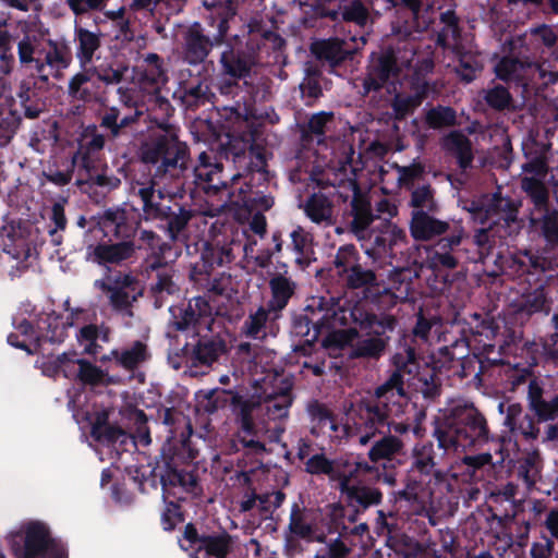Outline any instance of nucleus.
I'll return each mask as SVG.
<instances>
[{
    "mask_svg": "<svg viewBox=\"0 0 558 558\" xmlns=\"http://www.w3.org/2000/svg\"><path fill=\"white\" fill-rule=\"evenodd\" d=\"M135 246L130 241L114 244L89 245L86 251V260L101 266L119 265L132 257Z\"/></svg>",
    "mask_w": 558,
    "mask_h": 558,
    "instance_id": "obj_34",
    "label": "nucleus"
},
{
    "mask_svg": "<svg viewBox=\"0 0 558 558\" xmlns=\"http://www.w3.org/2000/svg\"><path fill=\"white\" fill-rule=\"evenodd\" d=\"M441 146L448 154L456 157L463 173L472 167L474 158L472 143L462 132L452 131L444 136Z\"/></svg>",
    "mask_w": 558,
    "mask_h": 558,
    "instance_id": "obj_41",
    "label": "nucleus"
},
{
    "mask_svg": "<svg viewBox=\"0 0 558 558\" xmlns=\"http://www.w3.org/2000/svg\"><path fill=\"white\" fill-rule=\"evenodd\" d=\"M529 85H548L558 81V69L548 61L538 63L535 58H531L527 62Z\"/></svg>",
    "mask_w": 558,
    "mask_h": 558,
    "instance_id": "obj_61",
    "label": "nucleus"
},
{
    "mask_svg": "<svg viewBox=\"0 0 558 558\" xmlns=\"http://www.w3.org/2000/svg\"><path fill=\"white\" fill-rule=\"evenodd\" d=\"M172 319L171 325L180 331L197 332V327L204 324L208 327V318L213 314V306L205 296H195L183 306H171L169 308Z\"/></svg>",
    "mask_w": 558,
    "mask_h": 558,
    "instance_id": "obj_26",
    "label": "nucleus"
},
{
    "mask_svg": "<svg viewBox=\"0 0 558 558\" xmlns=\"http://www.w3.org/2000/svg\"><path fill=\"white\" fill-rule=\"evenodd\" d=\"M136 74L141 87L154 92L156 102L167 110L170 104L166 97L159 95L160 88L168 82L162 59L157 53H146L136 66Z\"/></svg>",
    "mask_w": 558,
    "mask_h": 558,
    "instance_id": "obj_28",
    "label": "nucleus"
},
{
    "mask_svg": "<svg viewBox=\"0 0 558 558\" xmlns=\"http://www.w3.org/2000/svg\"><path fill=\"white\" fill-rule=\"evenodd\" d=\"M413 462L411 470L423 475H432L435 470V450L432 442L416 445L413 448Z\"/></svg>",
    "mask_w": 558,
    "mask_h": 558,
    "instance_id": "obj_63",
    "label": "nucleus"
},
{
    "mask_svg": "<svg viewBox=\"0 0 558 558\" xmlns=\"http://www.w3.org/2000/svg\"><path fill=\"white\" fill-rule=\"evenodd\" d=\"M94 287L106 293L112 308L124 316L133 315L132 304L142 294L137 279L130 272H108L95 280Z\"/></svg>",
    "mask_w": 558,
    "mask_h": 558,
    "instance_id": "obj_15",
    "label": "nucleus"
},
{
    "mask_svg": "<svg viewBox=\"0 0 558 558\" xmlns=\"http://www.w3.org/2000/svg\"><path fill=\"white\" fill-rule=\"evenodd\" d=\"M464 235V228L457 225L450 235L442 236L433 245L425 246L426 266L433 270L456 268L459 264L460 246Z\"/></svg>",
    "mask_w": 558,
    "mask_h": 558,
    "instance_id": "obj_23",
    "label": "nucleus"
},
{
    "mask_svg": "<svg viewBox=\"0 0 558 558\" xmlns=\"http://www.w3.org/2000/svg\"><path fill=\"white\" fill-rule=\"evenodd\" d=\"M290 239L289 248L294 254V263L301 269L307 268L315 260L311 235L302 227H296L291 231Z\"/></svg>",
    "mask_w": 558,
    "mask_h": 558,
    "instance_id": "obj_54",
    "label": "nucleus"
},
{
    "mask_svg": "<svg viewBox=\"0 0 558 558\" xmlns=\"http://www.w3.org/2000/svg\"><path fill=\"white\" fill-rule=\"evenodd\" d=\"M144 163L155 168V177H179L187 167L189 148L172 133L149 136L140 148Z\"/></svg>",
    "mask_w": 558,
    "mask_h": 558,
    "instance_id": "obj_7",
    "label": "nucleus"
},
{
    "mask_svg": "<svg viewBox=\"0 0 558 558\" xmlns=\"http://www.w3.org/2000/svg\"><path fill=\"white\" fill-rule=\"evenodd\" d=\"M429 477L430 475H423L410 470L404 488L398 492V498L413 505L423 506L432 496L428 488Z\"/></svg>",
    "mask_w": 558,
    "mask_h": 558,
    "instance_id": "obj_44",
    "label": "nucleus"
},
{
    "mask_svg": "<svg viewBox=\"0 0 558 558\" xmlns=\"http://www.w3.org/2000/svg\"><path fill=\"white\" fill-rule=\"evenodd\" d=\"M332 16H340L359 27H365L372 22L369 9L362 0H343Z\"/></svg>",
    "mask_w": 558,
    "mask_h": 558,
    "instance_id": "obj_59",
    "label": "nucleus"
},
{
    "mask_svg": "<svg viewBox=\"0 0 558 558\" xmlns=\"http://www.w3.org/2000/svg\"><path fill=\"white\" fill-rule=\"evenodd\" d=\"M365 44L366 39L364 36L359 38L355 36L349 38L332 37L315 40L311 45V51L317 59L336 65L356 52Z\"/></svg>",
    "mask_w": 558,
    "mask_h": 558,
    "instance_id": "obj_29",
    "label": "nucleus"
},
{
    "mask_svg": "<svg viewBox=\"0 0 558 558\" xmlns=\"http://www.w3.org/2000/svg\"><path fill=\"white\" fill-rule=\"evenodd\" d=\"M414 58L415 49L412 44L388 48L378 56H373L363 82L364 93L368 94L383 87L388 93L396 92V83L400 81L403 70L412 66Z\"/></svg>",
    "mask_w": 558,
    "mask_h": 558,
    "instance_id": "obj_8",
    "label": "nucleus"
},
{
    "mask_svg": "<svg viewBox=\"0 0 558 558\" xmlns=\"http://www.w3.org/2000/svg\"><path fill=\"white\" fill-rule=\"evenodd\" d=\"M86 69L90 77L95 76L106 86L120 84L128 71V66L123 64L114 65L110 60L100 61L99 58L96 59L95 64L92 62Z\"/></svg>",
    "mask_w": 558,
    "mask_h": 558,
    "instance_id": "obj_58",
    "label": "nucleus"
},
{
    "mask_svg": "<svg viewBox=\"0 0 558 558\" xmlns=\"http://www.w3.org/2000/svg\"><path fill=\"white\" fill-rule=\"evenodd\" d=\"M362 328L368 330L369 336L357 339L351 347L349 355L351 357L378 359L384 353L387 339L383 336L387 331H392L397 325V320L391 315H368L361 319Z\"/></svg>",
    "mask_w": 558,
    "mask_h": 558,
    "instance_id": "obj_19",
    "label": "nucleus"
},
{
    "mask_svg": "<svg viewBox=\"0 0 558 558\" xmlns=\"http://www.w3.org/2000/svg\"><path fill=\"white\" fill-rule=\"evenodd\" d=\"M214 43L204 34L199 23L192 24L184 36V60L191 65L205 61Z\"/></svg>",
    "mask_w": 558,
    "mask_h": 558,
    "instance_id": "obj_35",
    "label": "nucleus"
},
{
    "mask_svg": "<svg viewBox=\"0 0 558 558\" xmlns=\"http://www.w3.org/2000/svg\"><path fill=\"white\" fill-rule=\"evenodd\" d=\"M546 303L545 291L543 287H536L515 295L510 301L513 312L522 316H531L541 312Z\"/></svg>",
    "mask_w": 558,
    "mask_h": 558,
    "instance_id": "obj_53",
    "label": "nucleus"
},
{
    "mask_svg": "<svg viewBox=\"0 0 558 558\" xmlns=\"http://www.w3.org/2000/svg\"><path fill=\"white\" fill-rule=\"evenodd\" d=\"M332 299L314 296L305 307V313L295 319L293 332L296 336L305 337V341H314L325 328L330 329L337 326L342 318L338 317L337 311L329 306Z\"/></svg>",
    "mask_w": 558,
    "mask_h": 558,
    "instance_id": "obj_17",
    "label": "nucleus"
},
{
    "mask_svg": "<svg viewBox=\"0 0 558 558\" xmlns=\"http://www.w3.org/2000/svg\"><path fill=\"white\" fill-rule=\"evenodd\" d=\"M137 418L141 424L135 435H130L119 427L102 423L101 417L97 418V422L92 426L90 434L98 442L96 451L100 460H104V450L110 454L114 452L117 456H120L131 448L147 447L151 442L143 412L137 414Z\"/></svg>",
    "mask_w": 558,
    "mask_h": 558,
    "instance_id": "obj_13",
    "label": "nucleus"
},
{
    "mask_svg": "<svg viewBox=\"0 0 558 558\" xmlns=\"http://www.w3.org/2000/svg\"><path fill=\"white\" fill-rule=\"evenodd\" d=\"M265 387L257 397L244 400L245 402H254V410L258 415L267 417L268 423L274 422L275 425H283L282 422L289 417V409L292 405L293 397L289 385L282 387L271 386L269 390L264 381Z\"/></svg>",
    "mask_w": 558,
    "mask_h": 558,
    "instance_id": "obj_20",
    "label": "nucleus"
},
{
    "mask_svg": "<svg viewBox=\"0 0 558 558\" xmlns=\"http://www.w3.org/2000/svg\"><path fill=\"white\" fill-rule=\"evenodd\" d=\"M341 463H343V456L329 459L324 452H317L305 461L304 468L308 474L316 476L325 475L330 482L339 485L344 476Z\"/></svg>",
    "mask_w": 558,
    "mask_h": 558,
    "instance_id": "obj_43",
    "label": "nucleus"
},
{
    "mask_svg": "<svg viewBox=\"0 0 558 558\" xmlns=\"http://www.w3.org/2000/svg\"><path fill=\"white\" fill-rule=\"evenodd\" d=\"M289 530L293 535L306 541H315V517L314 512L298 502L291 507Z\"/></svg>",
    "mask_w": 558,
    "mask_h": 558,
    "instance_id": "obj_52",
    "label": "nucleus"
},
{
    "mask_svg": "<svg viewBox=\"0 0 558 558\" xmlns=\"http://www.w3.org/2000/svg\"><path fill=\"white\" fill-rule=\"evenodd\" d=\"M435 214L422 211L418 215H412L410 232L415 240L428 241L451 230L450 222L436 218Z\"/></svg>",
    "mask_w": 558,
    "mask_h": 558,
    "instance_id": "obj_38",
    "label": "nucleus"
},
{
    "mask_svg": "<svg viewBox=\"0 0 558 558\" xmlns=\"http://www.w3.org/2000/svg\"><path fill=\"white\" fill-rule=\"evenodd\" d=\"M101 37L100 31H89L75 21L73 39L75 57L81 69H86L94 61V56L101 46Z\"/></svg>",
    "mask_w": 558,
    "mask_h": 558,
    "instance_id": "obj_36",
    "label": "nucleus"
},
{
    "mask_svg": "<svg viewBox=\"0 0 558 558\" xmlns=\"http://www.w3.org/2000/svg\"><path fill=\"white\" fill-rule=\"evenodd\" d=\"M336 488L348 507H356L359 510L366 511L383 502L381 490L362 481L342 480L339 485H336Z\"/></svg>",
    "mask_w": 558,
    "mask_h": 558,
    "instance_id": "obj_32",
    "label": "nucleus"
},
{
    "mask_svg": "<svg viewBox=\"0 0 558 558\" xmlns=\"http://www.w3.org/2000/svg\"><path fill=\"white\" fill-rule=\"evenodd\" d=\"M450 344H446L438 350L437 363L440 367L448 369H464L465 359L469 357L470 343L465 337H454L449 333Z\"/></svg>",
    "mask_w": 558,
    "mask_h": 558,
    "instance_id": "obj_40",
    "label": "nucleus"
},
{
    "mask_svg": "<svg viewBox=\"0 0 558 558\" xmlns=\"http://www.w3.org/2000/svg\"><path fill=\"white\" fill-rule=\"evenodd\" d=\"M277 318L278 317L274 316V313L269 311L267 305L259 306L245 318L241 327V332L246 338L263 340L268 333L270 323Z\"/></svg>",
    "mask_w": 558,
    "mask_h": 558,
    "instance_id": "obj_48",
    "label": "nucleus"
},
{
    "mask_svg": "<svg viewBox=\"0 0 558 558\" xmlns=\"http://www.w3.org/2000/svg\"><path fill=\"white\" fill-rule=\"evenodd\" d=\"M504 425L513 435H520L525 440H535L539 435V428L533 416L525 413L519 403L507 405Z\"/></svg>",
    "mask_w": 558,
    "mask_h": 558,
    "instance_id": "obj_37",
    "label": "nucleus"
},
{
    "mask_svg": "<svg viewBox=\"0 0 558 558\" xmlns=\"http://www.w3.org/2000/svg\"><path fill=\"white\" fill-rule=\"evenodd\" d=\"M391 371L388 378L399 373L401 386H412L425 399L433 400L440 393V381L434 368L420 366L414 349L407 342L399 343L390 359Z\"/></svg>",
    "mask_w": 558,
    "mask_h": 558,
    "instance_id": "obj_9",
    "label": "nucleus"
},
{
    "mask_svg": "<svg viewBox=\"0 0 558 558\" xmlns=\"http://www.w3.org/2000/svg\"><path fill=\"white\" fill-rule=\"evenodd\" d=\"M350 230L360 242L364 254L377 267L392 265L397 254L401 253L407 244L404 230L387 220L375 223L372 210L353 218Z\"/></svg>",
    "mask_w": 558,
    "mask_h": 558,
    "instance_id": "obj_4",
    "label": "nucleus"
},
{
    "mask_svg": "<svg viewBox=\"0 0 558 558\" xmlns=\"http://www.w3.org/2000/svg\"><path fill=\"white\" fill-rule=\"evenodd\" d=\"M140 240L150 251V255L143 263V272L157 270L166 263L167 253L171 248L170 245L162 242L155 232L149 230H141Z\"/></svg>",
    "mask_w": 558,
    "mask_h": 558,
    "instance_id": "obj_45",
    "label": "nucleus"
},
{
    "mask_svg": "<svg viewBox=\"0 0 558 558\" xmlns=\"http://www.w3.org/2000/svg\"><path fill=\"white\" fill-rule=\"evenodd\" d=\"M530 225L550 246H558V208L553 207L533 218Z\"/></svg>",
    "mask_w": 558,
    "mask_h": 558,
    "instance_id": "obj_56",
    "label": "nucleus"
},
{
    "mask_svg": "<svg viewBox=\"0 0 558 558\" xmlns=\"http://www.w3.org/2000/svg\"><path fill=\"white\" fill-rule=\"evenodd\" d=\"M510 47V45L508 44ZM509 57L501 58L495 65L496 75L506 82H514L523 87L529 86L527 62L531 58H523L509 48Z\"/></svg>",
    "mask_w": 558,
    "mask_h": 558,
    "instance_id": "obj_39",
    "label": "nucleus"
},
{
    "mask_svg": "<svg viewBox=\"0 0 558 558\" xmlns=\"http://www.w3.org/2000/svg\"><path fill=\"white\" fill-rule=\"evenodd\" d=\"M114 364L126 371H133L143 365L150 356L146 343L136 340L121 349H113Z\"/></svg>",
    "mask_w": 558,
    "mask_h": 558,
    "instance_id": "obj_50",
    "label": "nucleus"
},
{
    "mask_svg": "<svg viewBox=\"0 0 558 558\" xmlns=\"http://www.w3.org/2000/svg\"><path fill=\"white\" fill-rule=\"evenodd\" d=\"M521 187L527 194L533 204L530 209L529 219L553 208L549 202L548 189L539 179L524 175L521 179Z\"/></svg>",
    "mask_w": 558,
    "mask_h": 558,
    "instance_id": "obj_51",
    "label": "nucleus"
},
{
    "mask_svg": "<svg viewBox=\"0 0 558 558\" xmlns=\"http://www.w3.org/2000/svg\"><path fill=\"white\" fill-rule=\"evenodd\" d=\"M66 227L64 207L60 203H54L49 213V222L46 226V238L43 239L41 247L51 245L58 247L62 244V232Z\"/></svg>",
    "mask_w": 558,
    "mask_h": 558,
    "instance_id": "obj_57",
    "label": "nucleus"
},
{
    "mask_svg": "<svg viewBox=\"0 0 558 558\" xmlns=\"http://www.w3.org/2000/svg\"><path fill=\"white\" fill-rule=\"evenodd\" d=\"M117 95L120 106L106 107L100 114V126L107 130L112 138L122 136L124 129L136 123L143 113L132 88L119 86Z\"/></svg>",
    "mask_w": 558,
    "mask_h": 558,
    "instance_id": "obj_18",
    "label": "nucleus"
},
{
    "mask_svg": "<svg viewBox=\"0 0 558 558\" xmlns=\"http://www.w3.org/2000/svg\"><path fill=\"white\" fill-rule=\"evenodd\" d=\"M357 415V442L360 446H371L367 452L371 462L391 460L403 452L404 440L387 433L388 421L383 405L362 407L359 403Z\"/></svg>",
    "mask_w": 558,
    "mask_h": 558,
    "instance_id": "obj_6",
    "label": "nucleus"
},
{
    "mask_svg": "<svg viewBox=\"0 0 558 558\" xmlns=\"http://www.w3.org/2000/svg\"><path fill=\"white\" fill-rule=\"evenodd\" d=\"M220 63L223 73L232 78L240 80L250 75L254 64L250 56L228 49L221 53Z\"/></svg>",
    "mask_w": 558,
    "mask_h": 558,
    "instance_id": "obj_55",
    "label": "nucleus"
},
{
    "mask_svg": "<svg viewBox=\"0 0 558 558\" xmlns=\"http://www.w3.org/2000/svg\"><path fill=\"white\" fill-rule=\"evenodd\" d=\"M9 539L16 556L24 558H35L37 556L68 558L64 544L52 539L47 526L39 522H29L20 531L10 532Z\"/></svg>",
    "mask_w": 558,
    "mask_h": 558,
    "instance_id": "obj_11",
    "label": "nucleus"
},
{
    "mask_svg": "<svg viewBox=\"0 0 558 558\" xmlns=\"http://www.w3.org/2000/svg\"><path fill=\"white\" fill-rule=\"evenodd\" d=\"M410 206L412 207L411 216L418 215L422 211L437 213L439 207L429 185L417 186L412 191Z\"/></svg>",
    "mask_w": 558,
    "mask_h": 558,
    "instance_id": "obj_62",
    "label": "nucleus"
},
{
    "mask_svg": "<svg viewBox=\"0 0 558 558\" xmlns=\"http://www.w3.org/2000/svg\"><path fill=\"white\" fill-rule=\"evenodd\" d=\"M253 405L254 402L245 401L240 404L238 439L243 447L260 453L266 450L264 441L279 444L286 428L283 425L271 427L267 421L259 418Z\"/></svg>",
    "mask_w": 558,
    "mask_h": 558,
    "instance_id": "obj_14",
    "label": "nucleus"
},
{
    "mask_svg": "<svg viewBox=\"0 0 558 558\" xmlns=\"http://www.w3.org/2000/svg\"><path fill=\"white\" fill-rule=\"evenodd\" d=\"M82 360L76 359L75 353L63 352L57 356L48 357L43 364V373L49 377L62 374L65 378L76 379L80 374Z\"/></svg>",
    "mask_w": 558,
    "mask_h": 558,
    "instance_id": "obj_49",
    "label": "nucleus"
},
{
    "mask_svg": "<svg viewBox=\"0 0 558 558\" xmlns=\"http://www.w3.org/2000/svg\"><path fill=\"white\" fill-rule=\"evenodd\" d=\"M296 288L298 283L289 274L288 265L284 263L279 264L276 270L269 275L270 299L266 305L275 317H279L287 307Z\"/></svg>",
    "mask_w": 558,
    "mask_h": 558,
    "instance_id": "obj_31",
    "label": "nucleus"
},
{
    "mask_svg": "<svg viewBox=\"0 0 558 558\" xmlns=\"http://www.w3.org/2000/svg\"><path fill=\"white\" fill-rule=\"evenodd\" d=\"M179 545L182 550H195L193 558H201L202 553L208 558H226L233 548V538L227 532L199 537L195 527L187 524Z\"/></svg>",
    "mask_w": 558,
    "mask_h": 558,
    "instance_id": "obj_21",
    "label": "nucleus"
},
{
    "mask_svg": "<svg viewBox=\"0 0 558 558\" xmlns=\"http://www.w3.org/2000/svg\"><path fill=\"white\" fill-rule=\"evenodd\" d=\"M132 196L140 197L146 219H160L167 222V233L172 241L181 240L182 232L192 218V211L177 205L174 208L161 204L162 193L156 191L154 183L133 182L130 187Z\"/></svg>",
    "mask_w": 558,
    "mask_h": 558,
    "instance_id": "obj_10",
    "label": "nucleus"
},
{
    "mask_svg": "<svg viewBox=\"0 0 558 558\" xmlns=\"http://www.w3.org/2000/svg\"><path fill=\"white\" fill-rule=\"evenodd\" d=\"M36 238L29 226L10 222L0 229V244L3 251L16 260V268L20 270L31 267L37 259Z\"/></svg>",
    "mask_w": 558,
    "mask_h": 558,
    "instance_id": "obj_16",
    "label": "nucleus"
},
{
    "mask_svg": "<svg viewBox=\"0 0 558 558\" xmlns=\"http://www.w3.org/2000/svg\"><path fill=\"white\" fill-rule=\"evenodd\" d=\"M464 208L481 225L505 229V235H511L520 229L517 204L500 194L486 195L471 201Z\"/></svg>",
    "mask_w": 558,
    "mask_h": 558,
    "instance_id": "obj_12",
    "label": "nucleus"
},
{
    "mask_svg": "<svg viewBox=\"0 0 558 558\" xmlns=\"http://www.w3.org/2000/svg\"><path fill=\"white\" fill-rule=\"evenodd\" d=\"M331 184L338 197L343 202L350 203L352 219L372 210L368 196L357 185L355 173L351 166H343L340 173L335 174Z\"/></svg>",
    "mask_w": 558,
    "mask_h": 558,
    "instance_id": "obj_27",
    "label": "nucleus"
},
{
    "mask_svg": "<svg viewBox=\"0 0 558 558\" xmlns=\"http://www.w3.org/2000/svg\"><path fill=\"white\" fill-rule=\"evenodd\" d=\"M73 316V312L66 317L58 314L51 304L36 308L28 317L15 316L12 322L14 331L8 336V343L28 354L45 350L47 344H60L74 325Z\"/></svg>",
    "mask_w": 558,
    "mask_h": 558,
    "instance_id": "obj_2",
    "label": "nucleus"
},
{
    "mask_svg": "<svg viewBox=\"0 0 558 558\" xmlns=\"http://www.w3.org/2000/svg\"><path fill=\"white\" fill-rule=\"evenodd\" d=\"M433 436L445 453L460 454L468 450H478L492 438L486 418L465 400L454 401L435 421Z\"/></svg>",
    "mask_w": 558,
    "mask_h": 558,
    "instance_id": "obj_1",
    "label": "nucleus"
},
{
    "mask_svg": "<svg viewBox=\"0 0 558 558\" xmlns=\"http://www.w3.org/2000/svg\"><path fill=\"white\" fill-rule=\"evenodd\" d=\"M223 351L225 345L221 341L202 339L195 344L185 343L183 347V357L190 375L204 374Z\"/></svg>",
    "mask_w": 558,
    "mask_h": 558,
    "instance_id": "obj_30",
    "label": "nucleus"
},
{
    "mask_svg": "<svg viewBox=\"0 0 558 558\" xmlns=\"http://www.w3.org/2000/svg\"><path fill=\"white\" fill-rule=\"evenodd\" d=\"M526 381V402L530 412L537 418V422H549L558 417V392L550 395L545 390L542 379L527 376H519L513 379V386Z\"/></svg>",
    "mask_w": 558,
    "mask_h": 558,
    "instance_id": "obj_22",
    "label": "nucleus"
},
{
    "mask_svg": "<svg viewBox=\"0 0 558 558\" xmlns=\"http://www.w3.org/2000/svg\"><path fill=\"white\" fill-rule=\"evenodd\" d=\"M250 179L245 183L247 190L244 191L240 187V192L245 194L242 201L250 203L256 209L268 210L275 204L274 197L262 190L252 191L255 185H262V183L269 180V172L266 170L265 155L262 150L252 148L250 150Z\"/></svg>",
    "mask_w": 558,
    "mask_h": 558,
    "instance_id": "obj_25",
    "label": "nucleus"
},
{
    "mask_svg": "<svg viewBox=\"0 0 558 558\" xmlns=\"http://www.w3.org/2000/svg\"><path fill=\"white\" fill-rule=\"evenodd\" d=\"M167 262L157 270H148L145 272L148 277L150 272H156V281L150 284V291L155 296L156 307H160L163 295H170L178 291L177 283L173 281L172 270L165 267Z\"/></svg>",
    "mask_w": 558,
    "mask_h": 558,
    "instance_id": "obj_60",
    "label": "nucleus"
},
{
    "mask_svg": "<svg viewBox=\"0 0 558 558\" xmlns=\"http://www.w3.org/2000/svg\"><path fill=\"white\" fill-rule=\"evenodd\" d=\"M557 40L558 25L539 24L511 37L507 43L512 52L523 58H536L544 48H553Z\"/></svg>",
    "mask_w": 558,
    "mask_h": 558,
    "instance_id": "obj_24",
    "label": "nucleus"
},
{
    "mask_svg": "<svg viewBox=\"0 0 558 558\" xmlns=\"http://www.w3.org/2000/svg\"><path fill=\"white\" fill-rule=\"evenodd\" d=\"M16 50L21 69L44 84L51 77L60 80L72 62L66 45L36 33H24L17 39Z\"/></svg>",
    "mask_w": 558,
    "mask_h": 558,
    "instance_id": "obj_3",
    "label": "nucleus"
},
{
    "mask_svg": "<svg viewBox=\"0 0 558 558\" xmlns=\"http://www.w3.org/2000/svg\"><path fill=\"white\" fill-rule=\"evenodd\" d=\"M76 340L85 354L96 355L110 341V331L102 325H85L76 332Z\"/></svg>",
    "mask_w": 558,
    "mask_h": 558,
    "instance_id": "obj_46",
    "label": "nucleus"
},
{
    "mask_svg": "<svg viewBox=\"0 0 558 558\" xmlns=\"http://www.w3.org/2000/svg\"><path fill=\"white\" fill-rule=\"evenodd\" d=\"M315 542L324 547L319 548L313 558H347L351 553V547L340 538L328 539L325 534L315 536Z\"/></svg>",
    "mask_w": 558,
    "mask_h": 558,
    "instance_id": "obj_64",
    "label": "nucleus"
},
{
    "mask_svg": "<svg viewBox=\"0 0 558 558\" xmlns=\"http://www.w3.org/2000/svg\"><path fill=\"white\" fill-rule=\"evenodd\" d=\"M413 335L428 345L449 341L447 326L438 316L427 318L420 314L413 328Z\"/></svg>",
    "mask_w": 558,
    "mask_h": 558,
    "instance_id": "obj_42",
    "label": "nucleus"
},
{
    "mask_svg": "<svg viewBox=\"0 0 558 558\" xmlns=\"http://www.w3.org/2000/svg\"><path fill=\"white\" fill-rule=\"evenodd\" d=\"M306 217L320 227H330L333 225V208L327 196L322 193H315L308 197L302 205Z\"/></svg>",
    "mask_w": 558,
    "mask_h": 558,
    "instance_id": "obj_47",
    "label": "nucleus"
},
{
    "mask_svg": "<svg viewBox=\"0 0 558 558\" xmlns=\"http://www.w3.org/2000/svg\"><path fill=\"white\" fill-rule=\"evenodd\" d=\"M199 163L194 169L198 182L206 183V189L219 191L227 189L241 178L240 173L226 175L220 163L211 162V157L202 153L198 157Z\"/></svg>",
    "mask_w": 558,
    "mask_h": 558,
    "instance_id": "obj_33",
    "label": "nucleus"
},
{
    "mask_svg": "<svg viewBox=\"0 0 558 558\" xmlns=\"http://www.w3.org/2000/svg\"><path fill=\"white\" fill-rule=\"evenodd\" d=\"M399 373H396L391 378H387L379 385L374 395L369 398L363 399L360 404L368 407L371 404L383 405V411L387 415V433L392 437L401 438L404 440V447L408 446L412 438H422L425 429L421 424V418L424 417L423 413L416 415L414 423L407 421H395L404 413L405 408L409 405L408 393L401 386Z\"/></svg>",
    "mask_w": 558,
    "mask_h": 558,
    "instance_id": "obj_5",
    "label": "nucleus"
}]
</instances>
